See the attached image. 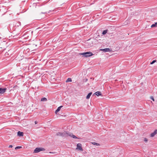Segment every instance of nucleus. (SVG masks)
<instances>
[{
  "mask_svg": "<svg viewBox=\"0 0 157 157\" xmlns=\"http://www.w3.org/2000/svg\"><path fill=\"white\" fill-rule=\"evenodd\" d=\"M79 55H82L83 56L86 57H88L90 56H92L93 54L90 52H86L82 53H79Z\"/></svg>",
  "mask_w": 157,
  "mask_h": 157,
  "instance_id": "2",
  "label": "nucleus"
},
{
  "mask_svg": "<svg viewBox=\"0 0 157 157\" xmlns=\"http://www.w3.org/2000/svg\"><path fill=\"white\" fill-rule=\"evenodd\" d=\"M108 30L107 29L104 30L102 33V34L103 35H105L108 32Z\"/></svg>",
  "mask_w": 157,
  "mask_h": 157,
  "instance_id": "15",
  "label": "nucleus"
},
{
  "mask_svg": "<svg viewBox=\"0 0 157 157\" xmlns=\"http://www.w3.org/2000/svg\"><path fill=\"white\" fill-rule=\"evenodd\" d=\"M41 13H44V14H46V13H47L46 12H41Z\"/></svg>",
  "mask_w": 157,
  "mask_h": 157,
  "instance_id": "24",
  "label": "nucleus"
},
{
  "mask_svg": "<svg viewBox=\"0 0 157 157\" xmlns=\"http://www.w3.org/2000/svg\"><path fill=\"white\" fill-rule=\"evenodd\" d=\"M72 81L71 79V78H68L66 81V82H71Z\"/></svg>",
  "mask_w": 157,
  "mask_h": 157,
  "instance_id": "16",
  "label": "nucleus"
},
{
  "mask_svg": "<svg viewBox=\"0 0 157 157\" xmlns=\"http://www.w3.org/2000/svg\"><path fill=\"white\" fill-rule=\"evenodd\" d=\"M94 94L98 96L102 95L101 92L99 91H97V92H95L94 93V94L93 95V96L94 95Z\"/></svg>",
  "mask_w": 157,
  "mask_h": 157,
  "instance_id": "9",
  "label": "nucleus"
},
{
  "mask_svg": "<svg viewBox=\"0 0 157 157\" xmlns=\"http://www.w3.org/2000/svg\"><path fill=\"white\" fill-rule=\"evenodd\" d=\"M157 26V22H155V24H153L151 26V27L153 28Z\"/></svg>",
  "mask_w": 157,
  "mask_h": 157,
  "instance_id": "14",
  "label": "nucleus"
},
{
  "mask_svg": "<svg viewBox=\"0 0 157 157\" xmlns=\"http://www.w3.org/2000/svg\"><path fill=\"white\" fill-rule=\"evenodd\" d=\"M37 46L36 45H35V46Z\"/></svg>",
  "mask_w": 157,
  "mask_h": 157,
  "instance_id": "28",
  "label": "nucleus"
},
{
  "mask_svg": "<svg viewBox=\"0 0 157 157\" xmlns=\"http://www.w3.org/2000/svg\"><path fill=\"white\" fill-rule=\"evenodd\" d=\"M22 147L21 146H17L15 148V149L17 150L18 149L21 148Z\"/></svg>",
  "mask_w": 157,
  "mask_h": 157,
  "instance_id": "20",
  "label": "nucleus"
},
{
  "mask_svg": "<svg viewBox=\"0 0 157 157\" xmlns=\"http://www.w3.org/2000/svg\"><path fill=\"white\" fill-rule=\"evenodd\" d=\"M144 141H145L146 142H147V139L146 138H144Z\"/></svg>",
  "mask_w": 157,
  "mask_h": 157,
  "instance_id": "22",
  "label": "nucleus"
},
{
  "mask_svg": "<svg viewBox=\"0 0 157 157\" xmlns=\"http://www.w3.org/2000/svg\"><path fill=\"white\" fill-rule=\"evenodd\" d=\"M56 135L57 136H61L62 137H66L68 136H70L74 139H79V138L77 137L75 135H73L72 133L67 132H58L56 133Z\"/></svg>",
  "mask_w": 157,
  "mask_h": 157,
  "instance_id": "1",
  "label": "nucleus"
},
{
  "mask_svg": "<svg viewBox=\"0 0 157 157\" xmlns=\"http://www.w3.org/2000/svg\"><path fill=\"white\" fill-rule=\"evenodd\" d=\"M1 10L4 11V13L2 14V15L4 14V13L6 12V9L5 8V7H2L1 8H0V11H1Z\"/></svg>",
  "mask_w": 157,
  "mask_h": 157,
  "instance_id": "11",
  "label": "nucleus"
},
{
  "mask_svg": "<svg viewBox=\"0 0 157 157\" xmlns=\"http://www.w3.org/2000/svg\"><path fill=\"white\" fill-rule=\"evenodd\" d=\"M49 153H51V152H49Z\"/></svg>",
  "mask_w": 157,
  "mask_h": 157,
  "instance_id": "29",
  "label": "nucleus"
},
{
  "mask_svg": "<svg viewBox=\"0 0 157 157\" xmlns=\"http://www.w3.org/2000/svg\"><path fill=\"white\" fill-rule=\"evenodd\" d=\"M156 62V60H153L150 63V64H153V63H154L155 62Z\"/></svg>",
  "mask_w": 157,
  "mask_h": 157,
  "instance_id": "19",
  "label": "nucleus"
},
{
  "mask_svg": "<svg viewBox=\"0 0 157 157\" xmlns=\"http://www.w3.org/2000/svg\"><path fill=\"white\" fill-rule=\"evenodd\" d=\"M100 51H103L104 52H111V49L109 48H105L104 49H100Z\"/></svg>",
  "mask_w": 157,
  "mask_h": 157,
  "instance_id": "4",
  "label": "nucleus"
},
{
  "mask_svg": "<svg viewBox=\"0 0 157 157\" xmlns=\"http://www.w3.org/2000/svg\"><path fill=\"white\" fill-rule=\"evenodd\" d=\"M36 121H35V124H36Z\"/></svg>",
  "mask_w": 157,
  "mask_h": 157,
  "instance_id": "27",
  "label": "nucleus"
},
{
  "mask_svg": "<svg viewBox=\"0 0 157 157\" xmlns=\"http://www.w3.org/2000/svg\"><path fill=\"white\" fill-rule=\"evenodd\" d=\"M150 98H151V99L153 101H155V100H154V98L153 96H151Z\"/></svg>",
  "mask_w": 157,
  "mask_h": 157,
  "instance_id": "21",
  "label": "nucleus"
},
{
  "mask_svg": "<svg viewBox=\"0 0 157 157\" xmlns=\"http://www.w3.org/2000/svg\"><path fill=\"white\" fill-rule=\"evenodd\" d=\"M17 85L14 86L13 87V88H15V87H17Z\"/></svg>",
  "mask_w": 157,
  "mask_h": 157,
  "instance_id": "26",
  "label": "nucleus"
},
{
  "mask_svg": "<svg viewBox=\"0 0 157 157\" xmlns=\"http://www.w3.org/2000/svg\"><path fill=\"white\" fill-rule=\"evenodd\" d=\"M24 133L23 132H21L20 131L17 132V135L20 136H23Z\"/></svg>",
  "mask_w": 157,
  "mask_h": 157,
  "instance_id": "10",
  "label": "nucleus"
},
{
  "mask_svg": "<svg viewBox=\"0 0 157 157\" xmlns=\"http://www.w3.org/2000/svg\"><path fill=\"white\" fill-rule=\"evenodd\" d=\"M92 144L94 145H97V146H98V145H99V144L98 143H96V142H93L92 143Z\"/></svg>",
  "mask_w": 157,
  "mask_h": 157,
  "instance_id": "18",
  "label": "nucleus"
},
{
  "mask_svg": "<svg viewBox=\"0 0 157 157\" xmlns=\"http://www.w3.org/2000/svg\"><path fill=\"white\" fill-rule=\"evenodd\" d=\"M13 147V145H10L9 146V147H10V148H12V147Z\"/></svg>",
  "mask_w": 157,
  "mask_h": 157,
  "instance_id": "23",
  "label": "nucleus"
},
{
  "mask_svg": "<svg viewBox=\"0 0 157 157\" xmlns=\"http://www.w3.org/2000/svg\"><path fill=\"white\" fill-rule=\"evenodd\" d=\"M83 153L84 154H85V153H86V152L85 151H84V152H83Z\"/></svg>",
  "mask_w": 157,
  "mask_h": 157,
  "instance_id": "25",
  "label": "nucleus"
},
{
  "mask_svg": "<svg viewBox=\"0 0 157 157\" xmlns=\"http://www.w3.org/2000/svg\"><path fill=\"white\" fill-rule=\"evenodd\" d=\"M45 149L42 147H36L34 151V153H37L41 151H44Z\"/></svg>",
  "mask_w": 157,
  "mask_h": 157,
  "instance_id": "3",
  "label": "nucleus"
},
{
  "mask_svg": "<svg viewBox=\"0 0 157 157\" xmlns=\"http://www.w3.org/2000/svg\"><path fill=\"white\" fill-rule=\"evenodd\" d=\"M63 107V106L61 105V106H60L56 110L55 112V113L56 114L57 113L59 112L60 110L61 109V108H62V107Z\"/></svg>",
  "mask_w": 157,
  "mask_h": 157,
  "instance_id": "8",
  "label": "nucleus"
},
{
  "mask_svg": "<svg viewBox=\"0 0 157 157\" xmlns=\"http://www.w3.org/2000/svg\"><path fill=\"white\" fill-rule=\"evenodd\" d=\"M92 94V92H91L89 93L88 94V95H87V96L86 97V98L87 99H89V98H90Z\"/></svg>",
  "mask_w": 157,
  "mask_h": 157,
  "instance_id": "13",
  "label": "nucleus"
},
{
  "mask_svg": "<svg viewBox=\"0 0 157 157\" xmlns=\"http://www.w3.org/2000/svg\"><path fill=\"white\" fill-rule=\"evenodd\" d=\"M7 89L6 88H0V94H4L6 91Z\"/></svg>",
  "mask_w": 157,
  "mask_h": 157,
  "instance_id": "6",
  "label": "nucleus"
},
{
  "mask_svg": "<svg viewBox=\"0 0 157 157\" xmlns=\"http://www.w3.org/2000/svg\"><path fill=\"white\" fill-rule=\"evenodd\" d=\"M21 25V23L20 21H17L15 23V26H17V27Z\"/></svg>",
  "mask_w": 157,
  "mask_h": 157,
  "instance_id": "12",
  "label": "nucleus"
},
{
  "mask_svg": "<svg viewBox=\"0 0 157 157\" xmlns=\"http://www.w3.org/2000/svg\"><path fill=\"white\" fill-rule=\"evenodd\" d=\"M157 133V130H155L154 132L150 134V136L151 137H154L155 135H156Z\"/></svg>",
  "mask_w": 157,
  "mask_h": 157,
  "instance_id": "7",
  "label": "nucleus"
},
{
  "mask_svg": "<svg viewBox=\"0 0 157 157\" xmlns=\"http://www.w3.org/2000/svg\"><path fill=\"white\" fill-rule=\"evenodd\" d=\"M82 144H78L77 145V149H78L79 150L82 151Z\"/></svg>",
  "mask_w": 157,
  "mask_h": 157,
  "instance_id": "5",
  "label": "nucleus"
},
{
  "mask_svg": "<svg viewBox=\"0 0 157 157\" xmlns=\"http://www.w3.org/2000/svg\"><path fill=\"white\" fill-rule=\"evenodd\" d=\"M47 101V99L45 98H43L41 99V101Z\"/></svg>",
  "mask_w": 157,
  "mask_h": 157,
  "instance_id": "17",
  "label": "nucleus"
}]
</instances>
